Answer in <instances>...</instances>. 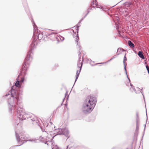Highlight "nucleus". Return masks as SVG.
I'll return each instance as SVG.
<instances>
[{"mask_svg": "<svg viewBox=\"0 0 149 149\" xmlns=\"http://www.w3.org/2000/svg\"><path fill=\"white\" fill-rule=\"evenodd\" d=\"M13 86L5 97L7 98L9 111L11 112L12 111H16L17 116L19 120H23L26 117H28L29 115L25 112L22 104L19 100V94L18 91L13 89Z\"/></svg>", "mask_w": 149, "mask_h": 149, "instance_id": "obj_1", "label": "nucleus"}, {"mask_svg": "<svg viewBox=\"0 0 149 149\" xmlns=\"http://www.w3.org/2000/svg\"><path fill=\"white\" fill-rule=\"evenodd\" d=\"M55 127V126L53 124L52 122H50L48 124L47 126L46 127V129L47 131L46 132H50L54 130L57 132V135H63L67 137L68 136L69 132L67 128H65L63 129L58 128V129H54ZM47 133L48 134L47 132ZM44 136H45L44 139L45 138L46 139H48V137H50L52 138H52L51 136L49 135L48 134L47 135L45 136L44 135ZM52 141V140L50 141L51 143V144L49 143L48 145H50L51 144H52V149H60L56 145H55L54 143H52L51 142Z\"/></svg>", "mask_w": 149, "mask_h": 149, "instance_id": "obj_2", "label": "nucleus"}, {"mask_svg": "<svg viewBox=\"0 0 149 149\" xmlns=\"http://www.w3.org/2000/svg\"><path fill=\"white\" fill-rule=\"evenodd\" d=\"M37 44L38 40H37V39L35 38H33V40L30 46L31 49L28 52L27 56L25 58L22 66V71L20 72L19 75L22 74L23 73L24 75H26V71L28 69L29 64L32 60L33 54L32 50L34 49L36 47Z\"/></svg>", "mask_w": 149, "mask_h": 149, "instance_id": "obj_3", "label": "nucleus"}, {"mask_svg": "<svg viewBox=\"0 0 149 149\" xmlns=\"http://www.w3.org/2000/svg\"><path fill=\"white\" fill-rule=\"evenodd\" d=\"M26 114L29 115L28 116V117H26L25 120L26 119V118L28 119L29 118H31V120L32 122V124L33 125L38 126L41 129V130L43 134L39 138V140L42 143H45V144H47V145H48L49 143L51 144V143L50 141L52 140V138L48 137V139H46L45 138L44 139L45 136H44V135L45 136L47 135L48 133L46 131H45V129H43L41 127L40 123V122H42L41 120H38L36 117L34 116L32 114H28L26 113Z\"/></svg>", "mask_w": 149, "mask_h": 149, "instance_id": "obj_4", "label": "nucleus"}, {"mask_svg": "<svg viewBox=\"0 0 149 149\" xmlns=\"http://www.w3.org/2000/svg\"><path fill=\"white\" fill-rule=\"evenodd\" d=\"M96 102L95 97L90 96H88L85 100L82 108L83 113L85 114L90 113L94 109Z\"/></svg>", "mask_w": 149, "mask_h": 149, "instance_id": "obj_5", "label": "nucleus"}, {"mask_svg": "<svg viewBox=\"0 0 149 149\" xmlns=\"http://www.w3.org/2000/svg\"><path fill=\"white\" fill-rule=\"evenodd\" d=\"M16 138L18 143L20 144L19 145L15 146V147L20 146L27 141L36 142V140L35 139H30L29 137L25 136L24 133L21 132H19L15 130Z\"/></svg>", "mask_w": 149, "mask_h": 149, "instance_id": "obj_6", "label": "nucleus"}, {"mask_svg": "<svg viewBox=\"0 0 149 149\" xmlns=\"http://www.w3.org/2000/svg\"><path fill=\"white\" fill-rule=\"evenodd\" d=\"M33 24L34 28L33 35V38H35L37 39V40L38 39L39 40H40L42 39L43 37V34H42L40 32H38V30L37 32V28H36V29H35L36 27V26L35 24L33 21Z\"/></svg>", "mask_w": 149, "mask_h": 149, "instance_id": "obj_7", "label": "nucleus"}, {"mask_svg": "<svg viewBox=\"0 0 149 149\" xmlns=\"http://www.w3.org/2000/svg\"><path fill=\"white\" fill-rule=\"evenodd\" d=\"M81 21H79L77 24V25L76 26V30H77V33H78V31H79V27L80 26V24L81 23ZM75 43L77 44V45L79 47V49H80V45H78V40H79V36H78V33L77 34V36H76V38H75Z\"/></svg>", "mask_w": 149, "mask_h": 149, "instance_id": "obj_8", "label": "nucleus"}, {"mask_svg": "<svg viewBox=\"0 0 149 149\" xmlns=\"http://www.w3.org/2000/svg\"><path fill=\"white\" fill-rule=\"evenodd\" d=\"M19 75L18 76V78L17 79V81L15 83V86L17 87H20L22 83L23 82L24 80V78L22 77L21 78L20 80L19 79Z\"/></svg>", "mask_w": 149, "mask_h": 149, "instance_id": "obj_9", "label": "nucleus"}, {"mask_svg": "<svg viewBox=\"0 0 149 149\" xmlns=\"http://www.w3.org/2000/svg\"><path fill=\"white\" fill-rule=\"evenodd\" d=\"M142 89L141 90L139 88H136V90L134 88H133V91L135 92L136 94L139 93H141L142 95L143 96L144 99V96L143 94V91H142Z\"/></svg>", "mask_w": 149, "mask_h": 149, "instance_id": "obj_10", "label": "nucleus"}, {"mask_svg": "<svg viewBox=\"0 0 149 149\" xmlns=\"http://www.w3.org/2000/svg\"><path fill=\"white\" fill-rule=\"evenodd\" d=\"M127 60V58H126V57L125 56H125H124V59H123V63L124 65V70H125V74H126V75H127V78H128V79L129 80L130 82V79L128 78V77L127 76V71H126V69L125 64V61H126Z\"/></svg>", "mask_w": 149, "mask_h": 149, "instance_id": "obj_11", "label": "nucleus"}, {"mask_svg": "<svg viewBox=\"0 0 149 149\" xmlns=\"http://www.w3.org/2000/svg\"><path fill=\"white\" fill-rule=\"evenodd\" d=\"M52 36L54 37L56 39H57V40L59 41V39H60L62 41L64 39V38L63 37L61 36V38L59 37H56V36H55V35L54 33L53 32L51 33L50 34Z\"/></svg>", "mask_w": 149, "mask_h": 149, "instance_id": "obj_12", "label": "nucleus"}, {"mask_svg": "<svg viewBox=\"0 0 149 149\" xmlns=\"http://www.w3.org/2000/svg\"><path fill=\"white\" fill-rule=\"evenodd\" d=\"M81 68H82V65L81 66L80 68L79 69V70H78L77 72L76 75V78H75V83L76 82V81L77 80V79L78 78V77L79 76V74H80V73L81 70Z\"/></svg>", "mask_w": 149, "mask_h": 149, "instance_id": "obj_13", "label": "nucleus"}, {"mask_svg": "<svg viewBox=\"0 0 149 149\" xmlns=\"http://www.w3.org/2000/svg\"><path fill=\"white\" fill-rule=\"evenodd\" d=\"M83 61V60L82 61H81V57H79L78 61V63H77V66L79 69L80 68L81 65L82 66V62Z\"/></svg>", "mask_w": 149, "mask_h": 149, "instance_id": "obj_14", "label": "nucleus"}, {"mask_svg": "<svg viewBox=\"0 0 149 149\" xmlns=\"http://www.w3.org/2000/svg\"><path fill=\"white\" fill-rule=\"evenodd\" d=\"M96 0H93V1L92 2V5L94 7L95 6L97 8H100L99 6H100L97 3H96Z\"/></svg>", "mask_w": 149, "mask_h": 149, "instance_id": "obj_15", "label": "nucleus"}, {"mask_svg": "<svg viewBox=\"0 0 149 149\" xmlns=\"http://www.w3.org/2000/svg\"><path fill=\"white\" fill-rule=\"evenodd\" d=\"M138 56L141 58L143 59H144L145 57L143 55L142 52H141V51H139L138 54Z\"/></svg>", "mask_w": 149, "mask_h": 149, "instance_id": "obj_16", "label": "nucleus"}, {"mask_svg": "<svg viewBox=\"0 0 149 149\" xmlns=\"http://www.w3.org/2000/svg\"><path fill=\"white\" fill-rule=\"evenodd\" d=\"M128 44L129 46L131 48H133L134 47V44L130 41H128Z\"/></svg>", "mask_w": 149, "mask_h": 149, "instance_id": "obj_17", "label": "nucleus"}, {"mask_svg": "<svg viewBox=\"0 0 149 149\" xmlns=\"http://www.w3.org/2000/svg\"><path fill=\"white\" fill-rule=\"evenodd\" d=\"M122 51V49L121 48H118L117 51V55H118L119 54H120V53H121V52Z\"/></svg>", "mask_w": 149, "mask_h": 149, "instance_id": "obj_18", "label": "nucleus"}, {"mask_svg": "<svg viewBox=\"0 0 149 149\" xmlns=\"http://www.w3.org/2000/svg\"><path fill=\"white\" fill-rule=\"evenodd\" d=\"M132 4V2H127L125 3V5L127 6H130Z\"/></svg>", "mask_w": 149, "mask_h": 149, "instance_id": "obj_19", "label": "nucleus"}, {"mask_svg": "<svg viewBox=\"0 0 149 149\" xmlns=\"http://www.w3.org/2000/svg\"><path fill=\"white\" fill-rule=\"evenodd\" d=\"M146 68L147 70V71H149V67L148 65H146Z\"/></svg>", "mask_w": 149, "mask_h": 149, "instance_id": "obj_20", "label": "nucleus"}, {"mask_svg": "<svg viewBox=\"0 0 149 149\" xmlns=\"http://www.w3.org/2000/svg\"><path fill=\"white\" fill-rule=\"evenodd\" d=\"M86 16H85L84 17H83V18H82L81 19V20H80V21H81V22L82 21V20H83V19L86 17Z\"/></svg>", "mask_w": 149, "mask_h": 149, "instance_id": "obj_21", "label": "nucleus"}, {"mask_svg": "<svg viewBox=\"0 0 149 149\" xmlns=\"http://www.w3.org/2000/svg\"><path fill=\"white\" fill-rule=\"evenodd\" d=\"M130 86L131 87V88H132V89L133 90V88H134V86L131 84H130Z\"/></svg>", "mask_w": 149, "mask_h": 149, "instance_id": "obj_22", "label": "nucleus"}, {"mask_svg": "<svg viewBox=\"0 0 149 149\" xmlns=\"http://www.w3.org/2000/svg\"><path fill=\"white\" fill-rule=\"evenodd\" d=\"M90 11H89V10H88V11H87V13L85 15V16H86L89 13Z\"/></svg>", "mask_w": 149, "mask_h": 149, "instance_id": "obj_23", "label": "nucleus"}, {"mask_svg": "<svg viewBox=\"0 0 149 149\" xmlns=\"http://www.w3.org/2000/svg\"><path fill=\"white\" fill-rule=\"evenodd\" d=\"M110 61H110V60H108L107 62H105V63H107V62H109Z\"/></svg>", "mask_w": 149, "mask_h": 149, "instance_id": "obj_24", "label": "nucleus"}, {"mask_svg": "<svg viewBox=\"0 0 149 149\" xmlns=\"http://www.w3.org/2000/svg\"><path fill=\"white\" fill-rule=\"evenodd\" d=\"M136 115L137 118H138V117H139V115H138V114L137 113H136ZM137 118L136 119L137 120Z\"/></svg>", "mask_w": 149, "mask_h": 149, "instance_id": "obj_25", "label": "nucleus"}, {"mask_svg": "<svg viewBox=\"0 0 149 149\" xmlns=\"http://www.w3.org/2000/svg\"><path fill=\"white\" fill-rule=\"evenodd\" d=\"M122 51H125V50L124 49H122Z\"/></svg>", "mask_w": 149, "mask_h": 149, "instance_id": "obj_26", "label": "nucleus"}, {"mask_svg": "<svg viewBox=\"0 0 149 149\" xmlns=\"http://www.w3.org/2000/svg\"><path fill=\"white\" fill-rule=\"evenodd\" d=\"M79 55H80V54H81V52H80V51H79Z\"/></svg>", "mask_w": 149, "mask_h": 149, "instance_id": "obj_27", "label": "nucleus"}, {"mask_svg": "<svg viewBox=\"0 0 149 149\" xmlns=\"http://www.w3.org/2000/svg\"><path fill=\"white\" fill-rule=\"evenodd\" d=\"M113 59V57H112V58H111V59H110V61H111V60H112Z\"/></svg>", "mask_w": 149, "mask_h": 149, "instance_id": "obj_28", "label": "nucleus"}, {"mask_svg": "<svg viewBox=\"0 0 149 149\" xmlns=\"http://www.w3.org/2000/svg\"><path fill=\"white\" fill-rule=\"evenodd\" d=\"M116 57H115V56H113V58H115Z\"/></svg>", "mask_w": 149, "mask_h": 149, "instance_id": "obj_29", "label": "nucleus"}, {"mask_svg": "<svg viewBox=\"0 0 149 149\" xmlns=\"http://www.w3.org/2000/svg\"><path fill=\"white\" fill-rule=\"evenodd\" d=\"M91 9V8H88V10H90V9Z\"/></svg>", "mask_w": 149, "mask_h": 149, "instance_id": "obj_30", "label": "nucleus"}, {"mask_svg": "<svg viewBox=\"0 0 149 149\" xmlns=\"http://www.w3.org/2000/svg\"><path fill=\"white\" fill-rule=\"evenodd\" d=\"M130 90H131L132 92H133V91L132 90V88H130Z\"/></svg>", "mask_w": 149, "mask_h": 149, "instance_id": "obj_31", "label": "nucleus"}, {"mask_svg": "<svg viewBox=\"0 0 149 149\" xmlns=\"http://www.w3.org/2000/svg\"><path fill=\"white\" fill-rule=\"evenodd\" d=\"M68 146H67V149H68Z\"/></svg>", "mask_w": 149, "mask_h": 149, "instance_id": "obj_32", "label": "nucleus"}, {"mask_svg": "<svg viewBox=\"0 0 149 149\" xmlns=\"http://www.w3.org/2000/svg\"><path fill=\"white\" fill-rule=\"evenodd\" d=\"M67 93V92L66 93H65V95H66Z\"/></svg>", "mask_w": 149, "mask_h": 149, "instance_id": "obj_33", "label": "nucleus"}, {"mask_svg": "<svg viewBox=\"0 0 149 149\" xmlns=\"http://www.w3.org/2000/svg\"><path fill=\"white\" fill-rule=\"evenodd\" d=\"M146 116H147V111L146 110Z\"/></svg>", "mask_w": 149, "mask_h": 149, "instance_id": "obj_34", "label": "nucleus"}, {"mask_svg": "<svg viewBox=\"0 0 149 149\" xmlns=\"http://www.w3.org/2000/svg\"><path fill=\"white\" fill-rule=\"evenodd\" d=\"M19 125V124H18L17 125V126H18V125Z\"/></svg>", "mask_w": 149, "mask_h": 149, "instance_id": "obj_35", "label": "nucleus"}, {"mask_svg": "<svg viewBox=\"0 0 149 149\" xmlns=\"http://www.w3.org/2000/svg\"><path fill=\"white\" fill-rule=\"evenodd\" d=\"M138 129V128H137V127H136V129Z\"/></svg>", "mask_w": 149, "mask_h": 149, "instance_id": "obj_36", "label": "nucleus"}]
</instances>
